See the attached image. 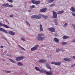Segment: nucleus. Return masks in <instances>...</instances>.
<instances>
[{"label":"nucleus","mask_w":75,"mask_h":75,"mask_svg":"<svg viewBox=\"0 0 75 75\" xmlns=\"http://www.w3.org/2000/svg\"><path fill=\"white\" fill-rule=\"evenodd\" d=\"M47 29L51 31V32H55V30L53 28H47Z\"/></svg>","instance_id":"9d476101"},{"label":"nucleus","mask_w":75,"mask_h":75,"mask_svg":"<svg viewBox=\"0 0 75 75\" xmlns=\"http://www.w3.org/2000/svg\"><path fill=\"white\" fill-rule=\"evenodd\" d=\"M7 56H8V54H6Z\"/></svg>","instance_id":"49530a36"},{"label":"nucleus","mask_w":75,"mask_h":75,"mask_svg":"<svg viewBox=\"0 0 75 75\" xmlns=\"http://www.w3.org/2000/svg\"><path fill=\"white\" fill-rule=\"evenodd\" d=\"M68 25V24L67 23H65L64 25V27H67Z\"/></svg>","instance_id":"72a5a7b5"},{"label":"nucleus","mask_w":75,"mask_h":75,"mask_svg":"<svg viewBox=\"0 0 75 75\" xmlns=\"http://www.w3.org/2000/svg\"><path fill=\"white\" fill-rule=\"evenodd\" d=\"M24 58V57H18L16 58V61H21L22 59H23Z\"/></svg>","instance_id":"423d86ee"},{"label":"nucleus","mask_w":75,"mask_h":75,"mask_svg":"<svg viewBox=\"0 0 75 75\" xmlns=\"http://www.w3.org/2000/svg\"><path fill=\"white\" fill-rule=\"evenodd\" d=\"M18 47H20V48H21V50H23V51H25V49H24L23 47H21V46H20V45H18Z\"/></svg>","instance_id":"5701e85b"},{"label":"nucleus","mask_w":75,"mask_h":75,"mask_svg":"<svg viewBox=\"0 0 75 75\" xmlns=\"http://www.w3.org/2000/svg\"><path fill=\"white\" fill-rule=\"evenodd\" d=\"M26 24H27V25H29V26H30V24L27 21L26 22Z\"/></svg>","instance_id":"473e14b6"},{"label":"nucleus","mask_w":75,"mask_h":75,"mask_svg":"<svg viewBox=\"0 0 75 75\" xmlns=\"http://www.w3.org/2000/svg\"><path fill=\"white\" fill-rule=\"evenodd\" d=\"M72 26H73V27H74V28H75V25L74 24H72Z\"/></svg>","instance_id":"58836bf2"},{"label":"nucleus","mask_w":75,"mask_h":75,"mask_svg":"<svg viewBox=\"0 0 75 75\" xmlns=\"http://www.w3.org/2000/svg\"><path fill=\"white\" fill-rule=\"evenodd\" d=\"M2 54L3 55H4V54L3 53H2Z\"/></svg>","instance_id":"de8ad7c7"},{"label":"nucleus","mask_w":75,"mask_h":75,"mask_svg":"<svg viewBox=\"0 0 75 75\" xmlns=\"http://www.w3.org/2000/svg\"><path fill=\"white\" fill-rule=\"evenodd\" d=\"M47 8H44L43 9H40V12H42V13L45 12V11H47Z\"/></svg>","instance_id":"2eb2a0df"},{"label":"nucleus","mask_w":75,"mask_h":75,"mask_svg":"<svg viewBox=\"0 0 75 75\" xmlns=\"http://www.w3.org/2000/svg\"><path fill=\"white\" fill-rule=\"evenodd\" d=\"M30 8L31 9L34 8H35V6L34 5H32L31 6H30Z\"/></svg>","instance_id":"cd10ccee"},{"label":"nucleus","mask_w":75,"mask_h":75,"mask_svg":"<svg viewBox=\"0 0 75 75\" xmlns=\"http://www.w3.org/2000/svg\"><path fill=\"white\" fill-rule=\"evenodd\" d=\"M63 51V50H62V49H58L56 50V51L57 52H58L59 51Z\"/></svg>","instance_id":"393cba45"},{"label":"nucleus","mask_w":75,"mask_h":75,"mask_svg":"<svg viewBox=\"0 0 75 75\" xmlns=\"http://www.w3.org/2000/svg\"><path fill=\"white\" fill-rule=\"evenodd\" d=\"M69 38V37L67 36H63L62 37V38L63 40H65V39H67V38Z\"/></svg>","instance_id":"4be33fe9"},{"label":"nucleus","mask_w":75,"mask_h":75,"mask_svg":"<svg viewBox=\"0 0 75 75\" xmlns=\"http://www.w3.org/2000/svg\"><path fill=\"white\" fill-rule=\"evenodd\" d=\"M39 46L38 45H35L34 47L31 48V51H35L37 49V48Z\"/></svg>","instance_id":"0eeeda50"},{"label":"nucleus","mask_w":75,"mask_h":75,"mask_svg":"<svg viewBox=\"0 0 75 75\" xmlns=\"http://www.w3.org/2000/svg\"><path fill=\"white\" fill-rule=\"evenodd\" d=\"M64 60L66 61H71V59H69L68 58H65L64 59Z\"/></svg>","instance_id":"aec40b11"},{"label":"nucleus","mask_w":75,"mask_h":75,"mask_svg":"<svg viewBox=\"0 0 75 75\" xmlns=\"http://www.w3.org/2000/svg\"><path fill=\"white\" fill-rule=\"evenodd\" d=\"M39 36L37 37V40L38 41H43L45 39V37L40 36H44L43 34H39L38 35Z\"/></svg>","instance_id":"7ed1b4c3"},{"label":"nucleus","mask_w":75,"mask_h":75,"mask_svg":"<svg viewBox=\"0 0 75 75\" xmlns=\"http://www.w3.org/2000/svg\"><path fill=\"white\" fill-rule=\"evenodd\" d=\"M52 12L53 13V16L54 17V18H57V13L55 12L54 11H53Z\"/></svg>","instance_id":"ddd939ff"},{"label":"nucleus","mask_w":75,"mask_h":75,"mask_svg":"<svg viewBox=\"0 0 75 75\" xmlns=\"http://www.w3.org/2000/svg\"><path fill=\"white\" fill-rule=\"evenodd\" d=\"M61 62H59L56 63V62H52L51 63V64L55 65H61Z\"/></svg>","instance_id":"6e6552de"},{"label":"nucleus","mask_w":75,"mask_h":75,"mask_svg":"<svg viewBox=\"0 0 75 75\" xmlns=\"http://www.w3.org/2000/svg\"><path fill=\"white\" fill-rule=\"evenodd\" d=\"M0 31H2V32H4L5 33H6V34L8 33V32L7 31V30L1 28H0Z\"/></svg>","instance_id":"9b49d317"},{"label":"nucleus","mask_w":75,"mask_h":75,"mask_svg":"<svg viewBox=\"0 0 75 75\" xmlns=\"http://www.w3.org/2000/svg\"><path fill=\"white\" fill-rule=\"evenodd\" d=\"M53 6H54V4H52L50 5V7H53Z\"/></svg>","instance_id":"4c0bfd02"},{"label":"nucleus","mask_w":75,"mask_h":75,"mask_svg":"<svg viewBox=\"0 0 75 75\" xmlns=\"http://www.w3.org/2000/svg\"><path fill=\"white\" fill-rule=\"evenodd\" d=\"M71 9L72 10V12H74V13H75V8L74 7H72L71 8Z\"/></svg>","instance_id":"b1692460"},{"label":"nucleus","mask_w":75,"mask_h":75,"mask_svg":"<svg viewBox=\"0 0 75 75\" xmlns=\"http://www.w3.org/2000/svg\"><path fill=\"white\" fill-rule=\"evenodd\" d=\"M9 60L11 62H13V63H16V61H15L11 59H9Z\"/></svg>","instance_id":"bb28decb"},{"label":"nucleus","mask_w":75,"mask_h":75,"mask_svg":"<svg viewBox=\"0 0 75 75\" xmlns=\"http://www.w3.org/2000/svg\"><path fill=\"white\" fill-rule=\"evenodd\" d=\"M8 33L11 35H14V33L13 31H9L8 32Z\"/></svg>","instance_id":"6ab92c4d"},{"label":"nucleus","mask_w":75,"mask_h":75,"mask_svg":"<svg viewBox=\"0 0 75 75\" xmlns=\"http://www.w3.org/2000/svg\"><path fill=\"white\" fill-rule=\"evenodd\" d=\"M40 31H43V28L42 25H40Z\"/></svg>","instance_id":"a211bd4d"},{"label":"nucleus","mask_w":75,"mask_h":75,"mask_svg":"<svg viewBox=\"0 0 75 75\" xmlns=\"http://www.w3.org/2000/svg\"><path fill=\"white\" fill-rule=\"evenodd\" d=\"M35 69H36V71H40V70H40V68L37 67H35Z\"/></svg>","instance_id":"412c9836"},{"label":"nucleus","mask_w":75,"mask_h":75,"mask_svg":"<svg viewBox=\"0 0 75 75\" xmlns=\"http://www.w3.org/2000/svg\"><path fill=\"white\" fill-rule=\"evenodd\" d=\"M7 1H9V2H10V3H13V1L12 0H7Z\"/></svg>","instance_id":"7c9ffc66"},{"label":"nucleus","mask_w":75,"mask_h":75,"mask_svg":"<svg viewBox=\"0 0 75 75\" xmlns=\"http://www.w3.org/2000/svg\"><path fill=\"white\" fill-rule=\"evenodd\" d=\"M0 26H3V27H5V28H9V27H8L7 25L3 24L1 22H0Z\"/></svg>","instance_id":"1a4fd4ad"},{"label":"nucleus","mask_w":75,"mask_h":75,"mask_svg":"<svg viewBox=\"0 0 75 75\" xmlns=\"http://www.w3.org/2000/svg\"><path fill=\"white\" fill-rule=\"evenodd\" d=\"M35 0H32V3H33V4H35L36 5L40 4V3H41V1H35Z\"/></svg>","instance_id":"20e7f679"},{"label":"nucleus","mask_w":75,"mask_h":75,"mask_svg":"<svg viewBox=\"0 0 75 75\" xmlns=\"http://www.w3.org/2000/svg\"><path fill=\"white\" fill-rule=\"evenodd\" d=\"M72 42H75V40H73Z\"/></svg>","instance_id":"a18cd8bd"},{"label":"nucleus","mask_w":75,"mask_h":75,"mask_svg":"<svg viewBox=\"0 0 75 75\" xmlns=\"http://www.w3.org/2000/svg\"><path fill=\"white\" fill-rule=\"evenodd\" d=\"M39 15H40L38 16L33 15L31 17V18H36L37 19H40L41 18L42 16L43 17V18H45V19H46L48 18V16H44L41 14H39Z\"/></svg>","instance_id":"f257e3e1"},{"label":"nucleus","mask_w":75,"mask_h":75,"mask_svg":"<svg viewBox=\"0 0 75 75\" xmlns=\"http://www.w3.org/2000/svg\"><path fill=\"white\" fill-rule=\"evenodd\" d=\"M21 40L23 41H25V39L24 38H21Z\"/></svg>","instance_id":"f704fd0d"},{"label":"nucleus","mask_w":75,"mask_h":75,"mask_svg":"<svg viewBox=\"0 0 75 75\" xmlns=\"http://www.w3.org/2000/svg\"><path fill=\"white\" fill-rule=\"evenodd\" d=\"M39 62L40 63H45L47 62V61L45 60H44L43 59H41L39 61Z\"/></svg>","instance_id":"f8f14e48"},{"label":"nucleus","mask_w":75,"mask_h":75,"mask_svg":"<svg viewBox=\"0 0 75 75\" xmlns=\"http://www.w3.org/2000/svg\"><path fill=\"white\" fill-rule=\"evenodd\" d=\"M3 6L4 7H13V6L12 5H9L8 3H6V4H2Z\"/></svg>","instance_id":"39448f33"},{"label":"nucleus","mask_w":75,"mask_h":75,"mask_svg":"<svg viewBox=\"0 0 75 75\" xmlns=\"http://www.w3.org/2000/svg\"><path fill=\"white\" fill-rule=\"evenodd\" d=\"M55 0H49L48 1V3H52Z\"/></svg>","instance_id":"c85d7f7f"},{"label":"nucleus","mask_w":75,"mask_h":75,"mask_svg":"<svg viewBox=\"0 0 75 75\" xmlns=\"http://www.w3.org/2000/svg\"><path fill=\"white\" fill-rule=\"evenodd\" d=\"M75 64H74L73 65H72V66H71V67H75Z\"/></svg>","instance_id":"a19ab883"},{"label":"nucleus","mask_w":75,"mask_h":75,"mask_svg":"<svg viewBox=\"0 0 75 75\" xmlns=\"http://www.w3.org/2000/svg\"><path fill=\"white\" fill-rule=\"evenodd\" d=\"M4 39H5V40H7V39H6V38H4Z\"/></svg>","instance_id":"09e8293b"},{"label":"nucleus","mask_w":75,"mask_h":75,"mask_svg":"<svg viewBox=\"0 0 75 75\" xmlns=\"http://www.w3.org/2000/svg\"><path fill=\"white\" fill-rule=\"evenodd\" d=\"M46 66H47L48 69H50V70H51L52 69V68L51 67H50V66L49 65V64H48L47 63H46Z\"/></svg>","instance_id":"dca6fc26"},{"label":"nucleus","mask_w":75,"mask_h":75,"mask_svg":"<svg viewBox=\"0 0 75 75\" xmlns=\"http://www.w3.org/2000/svg\"><path fill=\"white\" fill-rule=\"evenodd\" d=\"M18 65L19 66H22L23 64L21 62H19L18 63Z\"/></svg>","instance_id":"a878e982"},{"label":"nucleus","mask_w":75,"mask_h":75,"mask_svg":"<svg viewBox=\"0 0 75 75\" xmlns=\"http://www.w3.org/2000/svg\"><path fill=\"white\" fill-rule=\"evenodd\" d=\"M71 14L73 16H74V17H75V13H71Z\"/></svg>","instance_id":"c9c22d12"},{"label":"nucleus","mask_w":75,"mask_h":75,"mask_svg":"<svg viewBox=\"0 0 75 75\" xmlns=\"http://www.w3.org/2000/svg\"><path fill=\"white\" fill-rule=\"evenodd\" d=\"M55 25H58V23L57 22H55Z\"/></svg>","instance_id":"79ce46f5"},{"label":"nucleus","mask_w":75,"mask_h":75,"mask_svg":"<svg viewBox=\"0 0 75 75\" xmlns=\"http://www.w3.org/2000/svg\"><path fill=\"white\" fill-rule=\"evenodd\" d=\"M6 73H10L11 71H5Z\"/></svg>","instance_id":"2f4dec72"},{"label":"nucleus","mask_w":75,"mask_h":75,"mask_svg":"<svg viewBox=\"0 0 75 75\" xmlns=\"http://www.w3.org/2000/svg\"><path fill=\"white\" fill-rule=\"evenodd\" d=\"M54 42H57V43H58L59 41L58 39L57 38H54Z\"/></svg>","instance_id":"4468645a"},{"label":"nucleus","mask_w":75,"mask_h":75,"mask_svg":"<svg viewBox=\"0 0 75 75\" xmlns=\"http://www.w3.org/2000/svg\"><path fill=\"white\" fill-rule=\"evenodd\" d=\"M10 16L11 17H14V15H13L11 14L10 15Z\"/></svg>","instance_id":"e433bc0d"},{"label":"nucleus","mask_w":75,"mask_h":75,"mask_svg":"<svg viewBox=\"0 0 75 75\" xmlns=\"http://www.w3.org/2000/svg\"><path fill=\"white\" fill-rule=\"evenodd\" d=\"M71 58H72L73 59H75V55L73 57H71Z\"/></svg>","instance_id":"ea45409f"},{"label":"nucleus","mask_w":75,"mask_h":75,"mask_svg":"<svg viewBox=\"0 0 75 75\" xmlns=\"http://www.w3.org/2000/svg\"><path fill=\"white\" fill-rule=\"evenodd\" d=\"M29 11V12H31V10H29V11Z\"/></svg>","instance_id":"c03bdc74"},{"label":"nucleus","mask_w":75,"mask_h":75,"mask_svg":"<svg viewBox=\"0 0 75 75\" xmlns=\"http://www.w3.org/2000/svg\"><path fill=\"white\" fill-rule=\"evenodd\" d=\"M64 12V11L62 10L57 12V14H62V13H63Z\"/></svg>","instance_id":"f3484780"},{"label":"nucleus","mask_w":75,"mask_h":75,"mask_svg":"<svg viewBox=\"0 0 75 75\" xmlns=\"http://www.w3.org/2000/svg\"><path fill=\"white\" fill-rule=\"evenodd\" d=\"M67 44V42H62L61 43V44L62 45H65L66 44Z\"/></svg>","instance_id":"c756f323"},{"label":"nucleus","mask_w":75,"mask_h":75,"mask_svg":"<svg viewBox=\"0 0 75 75\" xmlns=\"http://www.w3.org/2000/svg\"><path fill=\"white\" fill-rule=\"evenodd\" d=\"M3 47H4V46H1V47H0V48H3Z\"/></svg>","instance_id":"37998d69"},{"label":"nucleus","mask_w":75,"mask_h":75,"mask_svg":"<svg viewBox=\"0 0 75 75\" xmlns=\"http://www.w3.org/2000/svg\"><path fill=\"white\" fill-rule=\"evenodd\" d=\"M40 72L41 73H43V74H46L47 75H52V74H53V71L52 70H50L49 71H46L45 70L42 69L40 71Z\"/></svg>","instance_id":"f03ea898"}]
</instances>
